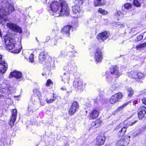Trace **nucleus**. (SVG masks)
Listing matches in <instances>:
<instances>
[{
  "instance_id": "1",
  "label": "nucleus",
  "mask_w": 146,
  "mask_h": 146,
  "mask_svg": "<svg viewBox=\"0 0 146 146\" xmlns=\"http://www.w3.org/2000/svg\"><path fill=\"white\" fill-rule=\"evenodd\" d=\"M50 11L53 12L55 17L63 15L68 16L69 15V6L66 2L64 0L59 2L54 1L50 6Z\"/></svg>"
},
{
  "instance_id": "2",
  "label": "nucleus",
  "mask_w": 146,
  "mask_h": 146,
  "mask_svg": "<svg viewBox=\"0 0 146 146\" xmlns=\"http://www.w3.org/2000/svg\"><path fill=\"white\" fill-rule=\"evenodd\" d=\"M4 40L7 48L9 51L12 50L11 52L14 53H18L21 51V48H17L16 42L13 38L9 35L4 36Z\"/></svg>"
},
{
  "instance_id": "3",
  "label": "nucleus",
  "mask_w": 146,
  "mask_h": 146,
  "mask_svg": "<svg viewBox=\"0 0 146 146\" xmlns=\"http://www.w3.org/2000/svg\"><path fill=\"white\" fill-rule=\"evenodd\" d=\"M1 4L2 7L0 8V18H4V16L9 15L14 10L13 6L7 0H2Z\"/></svg>"
},
{
  "instance_id": "4",
  "label": "nucleus",
  "mask_w": 146,
  "mask_h": 146,
  "mask_svg": "<svg viewBox=\"0 0 146 146\" xmlns=\"http://www.w3.org/2000/svg\"><path fill=\"white\" fill-rule=\"evenodd\" d=\"M110 72H106V73L107 80L109 82L111 81L112 80V75L115 74L117 77L119 76L120 73L118 70V67L117 66L112 67L110 68Z\"/></svg>"
},
{
  "instance_id": "5",
  "label": "nucleus",
  "mask_w": 146,
  "mask_h": 146,
  "mask_svg": "<svg viewBox=\"0 0 146 146\" xmlns=\"http://www.w3.org/2000/svg\"><path fill=\"white\" fill-rule=\"evenodd\" d=\"M128 127L127 125H125L123 127V124L120 123L116 127V129L117 132V135L119 137L123 136L126 131L127 128Z\"/></svg>"
},
{
  "instance_id": "6",
  "label": "nucleus",
  "mask_w": 146,
  "mask_h": 146,
  "mask_svg": "<svg viewBox=\"0 0 146 146\" xmlns=\"http://www.w3.org/2000/svg\"><path fill=\"white\" fill-rule=\"evenodd\" d=\"M74 48V46L71 45H70L68 46L65 49L62 50L61 54L62 56L64 57H66L68 56L69 58H70L72 56H71L72 53H74L75 52L74 51H72L70 50V48L73 49Z\"/></svg>"
},
{
  "instance_id": "7",
  "label": "nucleus",
  "mask_w": 146,
  "mask_h": 146,
  "mask_svg": "<svg viewBox=\"0 0 146 146\" xmlns=\"http://www.w3.org/2000/svg\"><path fill=\"white\" fill-rule=\"evenodd\" d=\"M132 6L131 4L127 3H126L123 7H122V11H117L115 15L117 17L119 16L121 17H122L123 15H125L128 12V9L131 8Z\"/></svg>"
},
{
  "instance_id": "8",
  "label": "nucleus",
  "mask_w": 146,
  "mask_h": 146,
  "mask_svg": "<svg viewBox=\"0 0 146 146\" xmlns=\"http://www.w3.org/2000/svg\"><path fill=\"white\" fill-rule=\"evenodd\" d=\"M128 75L129 77L134 79L142 78L144 77L143 73L134 70H132L129 72Z\"/></svg>"
},
{
  "instance_id": "9",
  "label": "nucleus",
  "mask_w": 146,
  "mask_h": 146,
  "mask_svg": "<svg viewBox=\"0 0 146 146\" xmlns=\"http://www.w3.org/2000/svg\"><path fill=\"white\" fill-rule=\"evenodd\" d=\"M7 26L13 31L21 33L22 32L21 29L16 24L11 23H7Z\"/></svg>"
},
{
  "instance_id": "10",
  "label": "nucleus",
  "mask_w": 146,
  "mask_h": 146,
  "mask_svg": "<svg viewBox=\"0 0 146 146\" xmlns=\"http://www.w3.org/2000/svg\"><path fill=\"white\" fill-rule=\"evenodd\" d=\"M138 117L140 119L146 118V107L143 106L139 108L137 111Z\"/></svg>"
},
{
  "instance_id": "11",
  "label": "nucleus",
  "mask_w": 146,
  "mask_h": 146,
  "mask_svg": "<svg viewBox=\"0 0 146 146\" xmlns=\"http://www.w3.org/2000/svg\"><path fill=\"white\" fill-rule=\"evenodd\" d=\"M123 96L121 93H118L113 95L110 100V102L113 104L119 101L122 97Z\"/></svg>"
},
{
  "instance_id": "12",
  "label": "nucleus",
  "mask_w": 146,
  "mask_h": 146,
  "mask_svg": "<svg viewBox=\"0 0 146 146\" xmlns=\"http://www.w3.org/2000/svg\"><path fill=\"white\" fill-rule=\"evenodd\" d=\"M109 33L105 31L99 33L96 38L99 42H101L107 39L109 37Z\"/></svg>"
},
{
  "instance_id": "13",
  "label": "nucleus",
  "mask_w": 146,
  "mask_h": 146,
  "mask_svg": "<svg viewBox=\"0 0 146 146\" xmlns=\"http://www.w3.org/2000/svg\"><path fill=\"white\" fill-rule=\"evenodd\" d=\"M79 108V105L78 102H74L71 106V107L68 111V113L70 115H73Z\"/></svg>"
},
{
  "instance_id": "14",
  "label": "nucleus",
  "mask_w": 146,
  "mask_h": 146,
  "mask_svg": "<svg viewBox=\"0 0 146 146\" xmlns=\"http://www.w3.org/2000/svg\"><path fill=\"white\" fill-rule=\"evenodd\" d=\"M73 86L78 90H80L83 87L82 81L79 78L75 79L73 82Z\"/></svg>"
},
{
  "instance_id": "15",
  "label": "nucleus",
  "mask_w": 146,
  "mask_h": 146,
  "mask_svg": "<svg viewBox=\"0 0 146 146\" xmlns=\"http://www.w3.org/2000/svg\"><path fill=\"white\" fill-rule=\"evenodd\" d=\"M38 109L36 103H34L33 102H31L29 104L27 108V111L29 113L32 114Z\"/></svg>"
},
{
  "instance_id": "16",
  "label": "nucleus",
  "mask_w": 146,
  "mask_h": 146,
  "mask_svg": "<svg viewBox=\"0 0 146 146\" xmlns=\"http://www.w3.org/2000/svg\"><path fill=\"white\" fill-rule=\"evenodd\" d=\"M106 138L103 134H101L98 135L96 137V144L100 146L102 145L104 143Z\"/></svg>"
},
{
  "instance_id": "17",
  "label": "nucleus",
  "mask_w": 146,
  "mask_h": 146,
  "mask_svg": "<svg viewBox=\"0 0 146 146\" xmlns=\"http://www.w3.org/2000/svg\"><path fill=\"white\" fill-rule=\"evenodd\" d=\"M12 112V114L9 123L11 127L13 125L14 122L15 121L17 117V112L16 109L13 110Z\"/></svg>"
},
{
  "instance_id": "18",
  "label": "nucleus",
  "mask_w": 146,
  "mask_h": 146,
  "mask_svg": "<svg viewBox=\"0 0 146 146\" xmlns=\"http://www.w3.org/2000/svg\"><path fill=\"white\" fill-rule=\"evenodd\" d=\"M102 56L101 50L99 49H97L94 54V58L96 62H99L101 61Z\"/></svg>"
},
{
  "instance_id": "19",
  "label": "nucleus",
  "mask_w": 146,
  "mask_h": 146,
  "mask_svg": "<svg viewBox=\"0 0 146 146\" xmlns=\"http://www.w3.org/2000/svg\"><path fill=\"white\" fill-rule=\"evenodd\" d=\"M129 142L128 138L121 139L117 142L116 146H127Z\"/></svg>"
},
{
  "instance_id": "20",
  "label": "nucleus",
  "mask_w": 146,
  "mask_h": 146,
  "mask_svg": "<svg viewBox=\"0 0 146 146\" xmlns=\"http://www.w3.org/2000/svg\"><path fill=\"white\" fill-rule=\"evenodd\" d=\"M72 27V26L69 25L66 26L62 29L61 31V33L63 35H66V36H68L70 34V31Z\"/></svg>"
},
{
  "instance_id": "21",
  "label": "nucleus",
  "mask_w": 146,
  "mask_h": 146,
  "mask_svg": "<svg viewBox=\"0 0 146 146\" xmlns=\"http://www.w3.org/2000/svg\"><path fill=\"white\" fill-rule=\"evenodd\" d=\"M5 85L4 83H2V88H0V98H1L2 96V94L4 92L8 94L10 93V88H9L8 85L7 86L5 87Z\"/></svg>"
},
{
  "instance_id": "22",
  "label": "nucleus",
  "mask_w": 146,
  "mask_h": 146,
  "mask_svg": "<svg viewBox=\"0 0 146 146\" xmlns=\"http://www.w3.org/2000/svg\"><path fill=\"white\" fill-rule=\"evenodd\" d=\"M7 68V64L4 61H1L0 62V72L1 74L5 72Z\"/></svg>"
},
{
  "instance_id": "23",
  "label": "nucleus",
  "mask_w": 146,
  "mask_h": 146,
  "mask_svg": "<svg viewBox=\"0 0 146 146\" xmlns=\"http://www.w3.org/2000/svg\"><path fill=\"white\" fill-rule=\"evenodd\" d=\"M99 115V112L96 109H93L91 111L90 114V117L92 119H95Z\"/></svg>"
},
{
  "instance_id": "24",
  "label": "nucleus",
  "mask_w": 146,
  "mask_h": 146,
  "mask_svg": "<svg viewBox=\"0 0 146 146\" xmlns=\"http://www.w3.org/2000/svg\"><path fill=\"white\" fill-rule=\"evenodd\" d=\"M10 76L14 77L17 79H20L21 78L22 74L20 72L15 71L10 73Z\"/></svg>"
},
{
  "instance_id": "25",
  "label": "nucleus",
  "mask_w": 146,
  "mask_h": 146,
  "mask_svg": "<svg viewBox=\"0 0 146 146\" xmlns=\"http://www.w3.org/2000/svg\"><path fill=\"white\" fill-rule=\"evenodd\" d=\"M70 77L69 73H64L61 76L62 81L64 82V83L66 82L68 83V80L70 79Z\"/></svg>"
},
{
  "instance_id": "26",
  "label": "nucleus",
  "mask_w": 146,
  "mask_h": 146,
  "mask_svg": "<svg viewBox=\"0 0 146 146\" xmlns=\"http://www.w3.org/2000/svg\"><path fill=\"white\" fill-rule=\"evenodd\" d=\"M47 55V54L44 52H41L39 55V60L41 63L44 61Z\"/></svg>"
},
{
  "instance_id": "27",
  "label": "nucleus",
  "mask_w": 146,
  "mask_h": 146,
  "mask_svg": "<svg viewBox=\"0 0 146 146\" xmlns=\"http://www.w3.org/2000/svg\"><path fill=\"white\" fill-rule=\"evenodd\" d=\"M75 66V63L74 61L72 60L68 62V66L64 68V70L66 71H68L71 69L72 67Z\"/></svg>"
},
{
  "instance_id": "28",
  "label": "nucleus",
  "mask_w": 146,
  "mask_h": 146,
  "mask_svg": "<svg viewBox=\"0 0 146 146\" xmlns=\"http://www.w3.org/2000/svg\"><path fill=\"white\" fill-rule=\"evenodd\" d=\"M72 11L74 13H78L80 11L79 5L76 4L72 7Z\"/></svg>"
},
{
  "instance_id": "29",
  "label": "nucleus",
  "mask_w": 146,
  "mask_h": 146,
  "mask_svg": "<svg viewBox=\"0 0 146 146\" xmlns=\"http://www.w3.org/2000/svg\"><path fill=\"white\" fill-rule=\"evenodd\" d=\"M102 0H95L94 1V5L95 7L102 6L104 5V2H102Z\"/></svg>"
},
{
  "instance_id": "30",
  "label": "nucleus",
  "mask_w": 146,
  "mask_h": 146,
  "mask_svg": "<svg viewBox=\"0 0 146 146\" xmlns=\"http://www.w3.org/2000/svg\"><path fill=\"white\" fill-rule=\"evenodd\" d=\"M127 90L128 92V96L130 97H131L133 94V91L132 88L131 87L127 88Z\"/></svg>"
},
{
  "instance_id": "31",
  "label": "nucleus",
  "mask_w": 146,
  "mask_h": 146,
  "mask_svg": "<svg viewBox=\"0 0 146 146\" xmlns=\"http://www.w3.org/2000/svg\"><path fill=\"white\" fill-rule=\"evenodd\" d=\"M118 87L117 84H115L111 85L110 87V89L112 91H113L115 90Z\"/></svg>"
},
{
  "instance_id": "32",
  "label": "nucleus",
  "mask_w": 146,
  "mask_h": 146,
  "mask_svg": "<svg viewBox=\"0 0 146 146\" xmlns=\"http://www.w3.org/2000/svg\"><path fill=\"white\" fill-rule=\"evenodd\" d=\"M128 104V103H126L124 104L122 106L118 107L117 109L116 110L117 112H119L120 111L122 110L125 106H126Z\"/></svg>"
},
{
  "instance_id": "33",
  "label": "nucleus",
  "mask_w": 146,
  "mask_h": 146,
  "mask_svg": "<svg viewBox=\"0 0 146 146\" xmlns=\"http://www.w3.org/2000/svg\"><path fill=\"white\" fill-rule=\"evenodd\" d=\"M91 125L92 126L94 127L95 128H97L99 126L100 124L98 121H96L92 122Z\"/></svg>"
},
{
  "instance_id": "34",
  "label": "nucleus",
  "mask_w": 146,
  "mask_h": 146,
  "mask_svg": "<svg viewBox=\"0 0 146 146\" xmlns=\"http://www.w3.org/2000/svg\"><path fill=\"white\" fill-rule=\"evenodd\" d=\"M98 12L103 15H106L108 13L106 11H105L103 9L101 8H100L99 9Z\"/></svg>"
},
{
  "instance_id": "35",
  "label": "nucleus",
  "mask_w": 146,
  "mask_h": 146,
  "mask_svg": "<svg viewBox=\"0 0 146 146\" xmlns=\"http://www.w3.org/2000/svg\"><path fill=\"white\" fill-rule=\"evenodd\" d=\"M133 4L135 6L137 7H140L141 6V4L136 0H133Z\"/></svg>"
},
{
  "instance_id": "36",
  "label": "nucleus",
  "mask_w": 146,
  "mask_h": 146,
  "mask_svg": "<svg viewBox=\"0 0 146 146\" xmlns=\"http://www.w3.org/2000/svg\"><path fill=\"white\" fill-rule=\"evenodd\" d=\"M53 33H55V35L56 36H57L59 38H62V37L59 36V34L60 33L58 32V31L57 30L53 31H52Z\"/></svg>"
},
{
  "instance_id": "37",
  "label": "nucleus",
  "mask_w": 146,
  "mask_h": 146,
  "mask_svg": "<svg viewBox=\"0 0 146 146\" xmlns=\"http://www.w3.org/2000/svg\"><path fill=\"white\" fill-rule=\"evenodd\" d=\"M34 55V54L33 53L31 54L29 58V60L30 62H34L33 58Z\"/></svg>"
},
{
  "instance_id": "38",
  "label": "nucleus",
  "mask_w": 146,
  "mask_h": 146,
  "mask_svg": "<svg viewBox=\"0 0 146 146\" xmlns=\"http://www.w3.org/2000/svg\"><path fill=\"white\" fill-rule=\"evenodd\" d=\"M34 92L35 93H36V95L38 97V98H40V97L41 96V94L40 92L37 90H36L35 91H34Z\"/></svg>"
},
{
  "instance_id": "39",
  "label": "nucleus",
  "mask_w": 146,
  "mask_h": 146,
  "mask_svg": "<svg viewBox=\"0 0 146 146\" xmlns=\"http://www.w3.org/2000/svg\"><path fill=\"white\" fill-rule=\"evenodd\" d=\"M137 122V121L136 120L134 121V122H132L131 123L129 122V123H127L125 125H127V126H128V127L129 126H131L133 125L134 124H135V123H136Z\"/></svg>"
},
{
  "instance_id": "40",
  "label": "nucleus",
  "mask_w": 146,
  "mask_h": 146,
  "mask_svg": "<svg viewBox=\"0 0 146 146\" xmlns=\"http://www.w3.org/2000/svg\"><path fill=\"white\" fill-rule=\"evenodd\" d=\"M55 100L54 99H47L46 100V102L48 103H52V102L54 101Z\"/></svg>"
},
{
  "instance_id": "41",
  "label": "nucleus",
  "mask_w": 146,
  "mask_h": 146,
  "mask_svg": "<svg viewBox=\"0 0 146 146\" xmlns=\"http://www.w3.org/2000/svg\"><path fill=\"white\" fill-rule=\"evenodd\" d=\"M143 38V36L142 35H140L139 36L137 37V39L135 40L136 41H140L142 40Z\"/></svg>"
},
{
  "instance_id": "42",
  "label": "nucleus",
  "mask_w": 146,
  "mask_h": 146,
  "mask_svg": "<svg viewBox=\"0 0 146 146\" xmlns=\"http://www.w3.org/2000/svg\"><path fill=\"white\" fill-rule=\"evenodd\" d=\"M52 83L51 81L50 80H48L47 81L46 85L47 86H49L50 84Z\"/></svg>"
},
{
  "instance_id": "43",
  "label": "nucleus",
  "mask_w": 146,
  "mask_h": 146,
  "mask_svg": "<svg viewBox=\"0 0 146 146\" xmlns=\"http://www.w3.org/2000/svg\"><path fill=\"white\" fill-rule=\"evenodd\" d=\"M142 101L143 104L146 105V98H143L142 99Z\"/></svg>"
},
{
  "instance_id": "44",
  "label": "nucleus",
  "mask_w": 146,
  "mask_h": 146,
  "mask_svg": "<svg viewBox=\"0 0 146 146\" xmlns=\"http://www.w3.org/2000/svg\"><path fill=\"white\" fill-rule=\"evenodd\" d=\"M143 48L141 44H139L138 45H137L136 47V48L137 49H139V48Z\"/></svg>"
},
{
  "instance_id": "45",
  "label": "nucleus",
  "mask_w": 146,
  "mask_h": 146,
  "mask_svg": "<svg viewBox=\"0 0 146 146\" xmlns=\"http://www.w3.org/2000/svg\"><path fill=\"white\" fill-rule=\"evenodd\" d=\"M57 44V41L56 40H54V43H52V46H54L56 45Z\"/></svg>"
},
{
  "instance_id": "46",
  "label": "nucleus",
  "mask_w": 146,
  "mask_h": 146,
  "mask_svg": "<svg viewBox=\"0 0 146 146\" xmlns=\"http://www.w3.org/2000/svg\"><path fill=\"white\" fill-rule=\"evenodd\" d=\"M77 1H78L80 4L82 5L83 3L84 0H77Z\"/></svg>"
},
{
  "instance_id": "47",
  "label": "nucleus",
  "mask_w": 146,
  "mask_h": 146,
  "mask_svg": "<svg viewBox=\"0 0 146 146\" xmlns=\"http://www.w3.org/2000/svg\"><path fill=\"white\" fill-rule=\"evenodd\" d=\"M72 25L74 27H78V24L77 22L74 23H72Z\"/></svg>"
},
{
  "instance_id": "48",
  "label": "nucleus",
  "mask_w": 146,
  "mask_h": 146,
  "mask_svg": "<svg viewBox=\"0 0 146 146\" xmlns=\"http://www.w3.org/2000/svg\"><path fill=\"white\" fill-rule=\"evenodd\" d=\"M132 102H133V105H135L136 104L137 102V101L136 100H135L133 101Z\"/></svg>"
},
{
  "instance_id": "49",
  "label": "nucleus",
  "mask_w": 146,
  "mask_h": 146,
  "mask_svg": "<svg viewBox=\"0 0 146 146\" xmlns=\"http://www.w3.org/2000/svg\"><path fill=\"white\" fill-rule=\"evenodd\" d=\"M141 45L143 48L146 47V42L144 43L141 44Z\"/></svg>"
},
{
  "instance_id": "50",
  "label": "nucleus",
  "mask_w": 146,
  "mask_h": 146,
  "mask_svg": "<svg viewBox=\"0 0 146 146\" xmlns=\"http://www.w3.org/2000/svg\"><path fill=\"white\" fill-rule=\"evenodd\" d=\"M98 98H97L96 99V100H94V102L95 103H98Z\"/></svg>"
},
{
  "instance_id": "51",
  "label": "nucleus",
  "mask_w": 146,
  "mask_h": 146,
  "mask_svg": "<svg viewBox=\"0 0 146 146\" xmlns=\"http://www.w3.org/2000/svg\"><path fill=\"white\" fill-rule=\"evenodd\" d=\"M46 41L44 42H48L50 39V37L48 36L46 37Z\"/></svg>"
},
{
  "instance_id": "52",
  "label": "nucleus",
  "mask_w": 146,
  "mask_h": 146,
  "mask_svg": "<svg viewBox=\"0 0 146 146\" xmlns=\"http://www.w3.org/2000/svg\"><path fill=\"white\" fill-rule=\"evenodd\" d=\"M61 90H66V91L67 90L66 89V88L64 86L62 87V88H61Z\"/></svg>"
},
{
  "instance_id": "53",
  "label": "nucleus",
  "mask_w": 146,
  "mask_h": 146,
  "mask_svg": "<svg viewBox=\"0 0 146 146\" xmlns=\"http://www.w3.org/2000/svg\"><path fill=\"white\" fill-rule=\"evenodd\" d=\"M2 56L0 54V61L2 60Z\"/></svg>"
},
{
  "instance_id": "54",
  "label": "nucleus",
  "mask_w": 146,
  "mask_h": 146,
  "mask_svg": "<svg viewBox=\"0 0 146 146\" xmlns=\"http://www.w3.org/2000/svg\"><path fill=\"white\" fill-rule=\"evenodd\" d=\"M46 74L44 73V74H43V73H42V75L43 76H45V75H46Z\"/></svg>"
},
{
  "instance_id": "55",
  "label": "nucleus",
  "mask_w": 146,
  "mask_h": 146,
  "mask_svg": "<svg viewBox=\"0 0 146 146\" xmlns=\"http://www.w3.org/2000/svg\"><path fill=\"white\" fill-rule=\"evenodd\" d=\"M67 92L68 93H70L71 92H70V91Z\"/></svg>"
},
{
  "instance_id": "56",
  "label": "nucleus",
  "mask_w": 146,
  "mask_h": 146,
  "mask_svg": "<svg viewBox=\"0 0 146 146\" xmlns=\"http://www.w3.org/2000/svg\"><path fill=\"white\" fill-rule=\"evenodd\" d=\"M11 97H7V98H10V99H11Z\"/></svg>"
},
{
  "instance_id": "57",
  "label": "nucleus",
  "mask_w": 146,
  "mask_h": 146,
  "mask_svg": "<svg viewBox=\"0 0 146 146\" xmlns=\"http://www.w3.org/2000/svg\"><path fill=\"white\" fill-rule=\"evenodd\" d=\"M145 17L146 18V13L145 14Z\"/></svg>"
},
{
  "instance_id": "58",
  "label": "nucleus",
  "mask_w": 146,
  "mask_h": 146,
  "mask_svg": "<svg viewBox=\"0 0 146 146\" xmlns=\"http://www.w3.org/2000/svg\"><path fill=\"white\" fill-rule=\"evenodd\" d=\"M36 38V39L38 41V40H37V38Z\"/></svg>"
},
{
  "instance_id": "59",
  "label": "nucleus",
  "mask_w": 146,
  "mask_h": 146,
  "mask_svg": "<svg viewBox=\"0 0 146 146\" xmlns=\"http://www.w3.org/2000/svg\"><path fill=\"white\" fill-rule=\"evenodd\" d=\"M4 19V20H6V19Z\"/></svg>"
},
{
  "instance_id": "60",
  "label": "nucleus",
  "mask_w": 146,
  "mask_h": 146,
  "mask_svg": "<svg viewBox=\"0 0 146 146\" xmlns=\"http://www.w3.org/2000/svg\"><path fill=\"white\" fill-rule=\"evenodd\" d=\"M48 66H50V65H48Z\"/></svg>"
},
{
  "instance_id": "61",
  "label": "nucleus",
  "mask_w": 146,
  "mask_h": 146,
  "mask_svg": "<svg viewBox=\"0 0 146 146\" xmlns=\"http://www.w3.org/2000/svg\"><path fill=\"white\" fill-rule=\"evenodd\" d=\"M0 83L1 84V82H0Z\"/></svg>"
}]
</instances>
